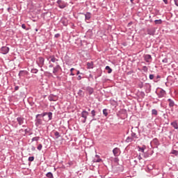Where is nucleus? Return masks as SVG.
I'll return each mask as SVG.
<instances>
[{
  "mask_svg": "<svg viewBox=\"0 0 178 178\" xmlns=\"http://www.w3.org/2000/svg\"><path fill=\"white\" fill-rule=\"evenodd\" d=\"M106 70H108V74H111V73H112V70H111V67H109V66H106Z\"/></svg>",
  "mask_w": 178,
  "mask_h": 178,
  "instance_id": "nucleus-27",
  "label": "nucleus"
},
{
  "mask_svg": "<svg viewBox=\"0 0 178 178\" xmlns=\"http://www.w3.org/2000/svg\"><path fill=\"white\" fill-rule=\"evenodd\" d=\"M9 52V47H1V54L3 55H6Z\"/></svg>",
  "mask_w": 178,
  "mask_h": 178,
  "instance_id": "nucleus-7",
  "label": "nucleus"
},
{
  "mask_svg": "<svg viewBox=\"0 0 178 178\" xmlns=\"http://www.w3.org/2000/svg\"><path fill=\"white\" fill-rule=\"evenodd\" d=\"M119 152H120V149L115 147L113 150V154L114 156H119Z\"/></svg>",
  "mask_w": 178,
  "mask_h": 178,
  "instance_id": "nucleus-9",
  "label": "nucleus"
},
{
  "mask_svg": "<svg viewBox=\"0 0 178 178\" xmlns=\"http://www.w3.org/2000/svg\"><path fill=\"white\" fill-rule=\"evenodd\" d=\"M142 70H143L145 73H147V72H148V67L147 66H143Z\"/></svg>",
  "mask_w": 178,
  "mask_h": 178,
  "instance_id": "nucleus-32",
  "label": "nucleus"
},
{
  "mask_svg": "<svg viewBox=\"0 0 178 178\" xmlns=\"http://www.w3.org/2000/svg\"><path fill=\"white\" fill-rule=\"evenodd\" d=\"M88 111H91V110L90 108H88Z\"/></svg>",
  "mask_w": 178,
  "mask_h": 178,
  "instance_id": "nucleus-58",
  "label": "nucleus"
},
{
  "mask_svg": "<svg viewBox=\"0 0 178 178\" xmlns=\"http://www.w3.org/2000/svg\"><path fill=\"white\" fill-rule=\"evenodd\" d=\"M45 62V58L42 57H39L37 60V63L40 67H42L44 66V63Z\"/></svg>",
  "mask_w": 178,
  "mask_h": 178,
  "instance_id": "nucleus-2",
  "label": "nucleus"
},
{
  "mask_svg": "<svg viewBox=\"0 0 178 178\" xmlns=\"http://www.w3.org/2000/svg\"><path fill=\"white\" fill-rule=\"evenodd\" d=\"M60 70V65H57L56 67H54L53 73L55 74L56 73H58Z\"/></svg>",
  "mask_w": 178,
  "mask_h": 178,
  "instance_id": "nucleus-13",
  "label": "nucleus"
},
{
  "mask_svg": "<svg viewBox=\"0 0 178 178\" xmlns=\"http://www.w3.org/2000/svg\"><path fill=\"white\" fill-rule=\"evenodd\" d=\"M47 177L48 178H54V175L52 174V172H47L46 175Z\"/></svg>",
  "mask_w": 178,
  "mask_h": 178,
  "instance_id": "nucleus-22",
  "label": "nucleus"
},
{
  "mask_svg": "<svg viewBox=\"0 0 178 178\" xmlns=\"http://www.w3.org/2000/svg\"><path fill=\"white\" fill-rule=\"evenodd\" d=\"M29 74V72L26 70H21L19 72V77H24V76H27Z\"/></svg>",
  "mask_w": 178,
  "mask_h": 178,
  "instance_id": "nucleus-5",
  "label": "nucleus"
},
{
  "mask_svg": "<svg viewBox=\"0 0 178 178\" xmlns=\"http://www.w3.org/2000/svg\"><path fill=\"white\" fill-rule=\"evenodd\" d=\"M134 0H130V1L131 2V3H133Z\"/></svg>",
  "mask_w": 178,
  "mask_h": 178,
  "instance_id": "nucleus-56",
  "label": "nucleus"
},
{
  "mask_svg": "<svg viewBox=\"0 0 178 178\" xmlns=\"http://www.w3.org/2000/svg\"><path fill=\"white\" fill-rule=\"evenodd\" d=\"M138 159L139 161H141V159H143V157H141V154H139V156H138Z\"/></svg>",
  "mask_w": 178,
  "mask_h": 178,
  "instance_id": "nucleus-44",
  "label": "nucleus"
},
{
  "mask_svg": "<svg viewBox=\"0 0 178 178\" xmlns=\"http://www.w3.org/2000/svg\"><path fill=\"white\" fill-rule=\"evenodd\" d=\"M165 94H166V92H165L163 90H161L158 94L159 98H163V97H165Z\"/></svg>",
  "mask_w": 178,
  "mask_h": 178,
  "instance_id": "nucleus-14",
  "label": "nucleus"
},
{
  "mask_svg": "<svg viewBox=\"0 0 178 178\" xmlns=\"http://www.w3.org/2000/svg\"><path fill=\"white\" fill-rule=\"evenodd\" d=\"M102 161L101 159H94L93 162H101Z\"/></svg>",
  "mask_w": 178,
  "mask_h": 178,
  "instance_id": "nucleus-42",
  "label": "nucleus"
},
{
  "mask_svg": "<svg viewBox=\"0 0 178 178\" xmlns=\"http://www.w3.org/2000/svg\"><path fill=\"white\" fill-rule=\"evenodd\" d=\"M88 115H89L88 111H83L81 112V118H83L82 123H86V122H87V117L88 116Z\"/></svg>",
  "mask_w": 178,
  "mask_h": 178,
  "instance_id": "nucleus-1",
  "label": "nucleus"
},
{
  "mask_svg": "<svg viewBox=\"0 0 178 178\" xmlns=\"http://www.w3.org/2000/svg\"><path fill=\"white\" fill-rule=\"evenodd\" d=\"M96 113H97V111H95V110H92L91 111L92 118H95Z\"/></svg>",
  "mask_w": 178,
  "mask_h": 178,
  "instance_id": "nucleus-30",
  "label": "nucleus"
},
{
  "mask_svg": "<svg viewBox=\"0 0 178 178\" xmlns=\"http://www.w3.org/2000/svg\"><path fill=\"white\" fill-rule=\"evenodd\" d=\"M57 4L58 8H60V9H65V7L66 6V3L63 1L62 0H58L57 1Z\"/></svg>",
  "mask_w": 178,
  "mask_h": 178,
  "instance_id": "nucleus-3",
  "label": "nucleus"
},
{
  "mask_svg": "<svg viewBox=\"0 0 178 178\" xmlns=\"http://www.w3.org/2000/svg\"><path fill=\"white\" fill-rule=\"evenodd\" d=\"M29 162H33V161H34V156H29Z\"/></svg>",
  "mask_w": 178,
  "mask_h": 178,
  "instance_id": "nucleus-40",
  "label": "nucleus"
},
{
  "mask_svg": "<svg viewBox=\"0 0 178 178\" xmlns=\"http://www.w3.org/2000/svg\"><path fill=\"white\" fill-rule=\"evenodd\" d=\"M70 76H74V74L73 72H71Z\"/></svg>",
  "mask_w": 178,
  "mask_h": 178,
  "instance_id": "nucleus-55",
  "label": "nucleus"
},
{
  "mask_svg": "<svg viewBox=\"0 0 178 178\" xmlns=\"http://www.w3.org/2000/svg\"><path fill=\"white\" fill-rule=\"evenodd\" d=\"M168 102H170L169 106H170L171 108L175 106V102H173V100H172V99H168Z\"/></svg>",
  "mask_w": 178,
  "mask_h": 178,
  "instance_id": "nucleus-18",
  "label": "nucleus"
},
{
  "mask_svg": "<svg viewBox=\"0 0 178 178\" xmlns=\"http://www.w3.org/2000/svg\"><path fill=\"white\" fill-rule=\"evenodd\" d=\"M76 74H77V75L80 74V71L78 70V71L76 72Z\"/></svg>",
  "mask_w": 178,
  "mask_h": 178,
  "instance_id": "nucleus-53",
  "label": "nucleus"
},
{
  "mask_svg": "<svg viewBox=\"0 0 178 178\" xmlns=\"http://www.w3.org/2000/svg\"><path fill=\"white\" fill-rule=\"evenodd\" d=\"M154 23L155 24H162V19H156Z\"/></svg>",
  "mask_w": 178,
  "mask_h": 178,
  "instance_id": "nucleus-26",
  "label": "nucleus"
},
{
  "mask_svg": "<svg viewBox=\"0 0 178 178\" xmlns=\"http://www.w3.org/2000/svg\"><path fill=\"white\" fill-rule=\"evenodd\" d=\"M154 77H155V75H154V74H149V79L150 80H154Z\"/></svg>",
  "mask_w": 178,
  "mask_h": 178,
  "instance_id": "nucleus-38",
  "label": "nucleus"
},
{
  "mask_svg": "<svg viewBox=\"0 0 178 178\" xmlns=\"http://www.w3.org/2000/svg\"><path fill=\"white\" fill-rule=\"evenodd\" d=\"M22 27L24 29V30H26V24H22Z\"/></svg>",
  "mask_w": 178,
  "mask_h": 178,
  "instance_id": "nucleus-46",
  "label": "nucleus"
},
{
  "mask_svg": "<svg viewBox=\"0 0 178 178\" xmlns=\"http://www.w3.org/2000/svg\"><path fill=\"white\" fill-rule=\"evenodd\" d=\"M144 158H148V154H144Z\"/></svg>",
  "mask_w": 178,
  "mask_h": 178,
  "instance_id": "nucleus-50",
  "label": "nucleus"
},
{
  "mask_svg": "<svg viewBox=\"0 0 178 178\" xmlns=\"http://www.w3.org/2000/svg\"><path fill=\"white\" fill-rule=\"evenodd\" d=\"M152 115H154V116H156V115H158V111H156V109H152Z\"/></svg>",
  "mask_w": 178,
  "mask_h": 178,
  "instance_id": "nucleus-25",
  "label": "nucleus"
},
{
  "mask_svg": "<svg viewBox=\"0 0 178 178\" xmlns=\"http://www.w3.org/2000/svg\"><path fill=\"white\" fill-rule=\"evenodd\" d=\"M3 80H5L3 87H5V86H8V78H3Z\"/></svg>",
  "mask_w": 178,
  "mask_h": 178,
  "instance_id": "nucleus-35",
  "label": "nucleus"
},
{
  "mask_svg": "<svg viewBox=\"0 0 178 178\" xmlns=\"http://www.w3.org/2000/svg\"><path fill=\"white\" fill-rule=\"evenodd\" d=\"M17 121L18 122V124H19V126H22V124H23V123H24V118H23V117H18L17 118Z\"/></svg>",
  "mask_w": 178,
  "mask_h": 178,
  "instance_id": "nucleus-10",
  "label": "nucleus"
},
{
  "mask_svg": "<svg viewBox=\"0 0 178 178\" xmlns=\"http://www.w3.org/2000/svg\"><path fill=\"white\" fill-rule=\"evenodd\" d=\"M48 98H49V101H51V102L58 101V96H56L55 95H50Z\"/></svg>",
  "mask_w": 178,
  "mask_h": 178,
  "instance_id": "nucleus-8",
  "label": "nucleus"
},
{
  "mask_svg": "<svg viewBox=\"0 0 178 178\" xmlns=\"http://www.w3.org/2000/svg\"><path fill=\"white\" fill-rule=\"evenodd\" d=\"M172 154H173V155L177 156L178 155V152L177 150H172Z\"/></svg>",
  "mask_w": 178,
  "mask_h": 178,
  "instance_id": "nucleus-39",
  "label": "nucleus"
},
{
  "mask_svg": "<svg viewBox=\"0 0 178 178\" xmlns=\"http://www.w3.org/2000/svg\"><path fill=\"white\" fill-rule=\"evenodd\" d=\"M19 87V86H15V91H18Z\"/></svg>",
  "mask_w": 178,
  "mask_h": 178,
  "instance_id": "nucleus-47",
  "label": "nucleus"
},
{
  "mask_svg": "<svg viewBox=\"0 0 178 178\" xmlns=\"http://www.w3.org/2000/svg\"><path fill=\"white\" fill-rule=\"evenodd\" d=\"M37 148H38V151H41V149H42V145L39 144Z\"/></svg>",
  "mask_w": 178,
  "mask_h": 178,
  "instance_id": "nucleus-37",
  "label": "nucleus"
},
{
  "mask_svg": "<svg viewBox=\"0 0 178 178\" xmlns=\"http://www.w3.org/2000/svg\"><path fill=\"white\" fill-rule=\"evenodd\" d=\"M49 67H54V65L50 64L49 66Z\"/></svg>",
  "mask_w": 178,
  "mask_h": 178,
  "instance_id": "nucleus-51",
  "label": "nucleus"
},
{
  "mask_svg": "<svg viewBox=\"0 0 178 178\" xmlns=\"http://www.w3.org/2000/svg\"><path fill=\"white\" fill-rule=\"evenodd\" d=\"M174 2L176 6H178V0H174Z\"/></svg>",
  "mask_w": 178,
  "mask_h": 178,
  "instance_id": "nucleus-45",
  "label": "nucleus"
},
{
  "mask_svg": "<svg viewBox=\"0 0 178 178\" xmlns=\"http://www.w3.org/2000/svg\"><path fill=\"white\" fill-rule=\"evenodd\" d=\"M138 151H141V152H143L144 154V151H145V148L144 147H138Z\"/></svg>",
  "mask_w": 178,
  "mask_h": 178,
  "instance_id": "nucleus-36",
  "label": "nucleus"
},
{
  "mask_svg": "<svg viewBox=\"0 0 178 178\" xmlns=\"http://www.w3.org/2000/svg\"><path fill=\"white\" fill-rule=\"evenodd\" d=\"M54 136H55L56 138H59V137H60V134L58 131L54 132Z\"/></svg>",
  "mask_w": 178,
  "mask_h": 178,
  "instance_id": "nucleus-29",
  "label": "nucleus"
},
{
  "mask_svg": "<svg viewBox=\"0 0 178 178\" xmlns=\"http://www.w3.org/2000/svg\"><path fill=\"white\" fill-rule=\"evenodd\" d=\"M131 141H136V139H134L132 136H128L126 139V143H131Z\"/></svg>",
  "mask_w": 178,
  "mask_h": 178,
  "instance_id": "nucleus-16",
  "label": "nucleus"
},
{
  "mask_svg": "<svg viewBox=\"0 0 178 178\" xmlns=\"http://www.w3.org/2000/svg\"><path fill=\"white\" fill-rule=\"evenodd\" d=\"M81 79V76L79 75L77 77V80L80 81Z\"/></svg>",
  "mask_w": 178,
  "mask_h": 178,
  "instance_id": "nucleus-48",
  "label": "nucleus"
},
{
  "mask_svg": "<svg viewBox=\"0 0 178 178\" xmlns=\"http://www.w3.org/2000/svg\"><path fill=\"white\" fill-rule=\"evenodd\" d=\"M103 115H104V116H108V109L104 108L103 110Z\"/></svg>",
  "mask_w": 178,
  "mask_h": 178,
  "instance_id": "nucleus-31",
  "label": "nucleus"
},
{
  "mask_svg": "<svg viewBox=\"0 0 178 178\" xmlns=\"http://www.w3.org/2000/svg\"><path fill=\"white\" fill-rule=\"evenodd\" d=\"M144 59L147 63H151V61L152 60V57L149 54H146L144 56Z\"/></svg>",
  "mask_w": 178,
  "mask_h": 178,
  "instance_id": "nucleus-4",
  "label": "nucleus"
},
{
  "mask_svg": "<svg viewBox=\"0 0 178 178\" xmlns=\"http://www.w3.org/2000/svg\"><path fill=\"white\" fill-rule=\"evenodd\" d=\"M85 19L86 20H90V19H91V13H86V14H85Z\"/></svg>",
  "mask_w": 178,
  "mask_h": 178,
  "instance_id": "nucleus-17",
  "label": "nucleus"
},
{
  "mask_svg": "<svg viewBox=\"0 0 178 178\" xmlns=\"http://www.w3.org/2000/svg\"><path fill=\"white\" fill-rule=\"evenodd\" d=\"M88 69H93L94 63L92 62L87 63Z\"/></svg>",
  "mask_w": 178,
  "mask_h": 178,
  "instance_id": "nucleus-19",
  "label": "nucleus"
},
{
  "mask_svg": "<svg viewBox=\"0 0 178 178\" xmlns=\"http://www.w3.org/2000/svg\"><path fill=\"white\" fill-rule=\"evenodd\" d=\"M147 31L149 35H155V28L148 29Z\"/></svg>",
  "mask_w": 178,
  "mask_h": 178,
  "instance_id": "nucleus-6",
  "label": "nucleus"
},
{
  "mask_svg": "<svg viewBox=\"0 0 178 178\" xmlns=\"http://www.w3.org/2000/svg\"><path fill=\"white\" fill-rule=\"evenodd\" d=\"M47 115L49 118V120H52V113L51 112L47 113Z\"/></svg>",
  "mask_w": 178,
  "mask_h": 178,
  "instance_id": "nucleus-24",
  "label": "nucleus"
},
{
  "mask_svg": "<svg viewBox=\"0 0 178 178\" xmlns=\"http://www.w3.org/2000/svg\"><path fill=\"white\" fill-rule=\"evenodd\" d=\"M38 140H40V137L39 136H35V137L32 138V143L33 141H38Z\"/></svg>",
  "mask_w": 178,
  "mask_h": 178,
  "instance_id": "nucleus-34",
  "label": "nucleus"
},
{
  "mask_svg": "<svg viewBox=\"0 0 178 178\" xmlns=\"http://www.w3.org/2000/svg\"><path fill=\"white\" fill-rule=\"evenodd\" d=\"M78 95H79V97H84V93H83V90H79L78 91Z\"/></svg>",
  "mask_w": 178,
  "mask_h": 178,
  "instance_id": "nucleus-28",
  "label": "nucleus"
},
{
  "mask_svg": "<svg viewBox=\"0 0 178 178\" xmlns=\"http://www.w3.org/2000/svg\"><path fill=\"white\" fill-rule=\"evenodd\" d=\"M164 3H165V5H168V0H163Z\"/></svg>",
  "mask_w": 178,
  "mask_h": 178,
  "instance_id": "nucleus-49",
  "label": "nucleus"
},
{
  "mask_svg": "<svg viewBox=\"0 0 178 178\" xmlns=\"http://www.w3.org/2000/svg\"><path fill=\"white\" fill-rule=\"evenodd\" d=\"M59 37H60V34H59V33H56V34L54 35V38H59Z\"/></svg>",
  "mask_w": 178,
  "mask_h": 178,
  "instance_id": "nucleus-43",
  "label": "nucleus"
},
{
  "mask_svg": "<svg viewBox=\"0 0 178 178\" xmlns=\"http://www.w3.org/2000/svg\"><path fill=\"white\" fill-rule=\"evenodd\" d=\"M156 83H157L158 80L157 81H154Z\"/></svg>",
  "mask_w": 178,
  "mask_h": 178,
  "instance_id": "nucleus-57",
  "label": "nucleus"
},
{
  "mask_svg": "<svg viewBox=\"0 0 178 178\" xmlns=\"http://www.w3.org/2000/svg\"><path fill=\"white\" fill-rule=\"evenodd\" d=\"M156 79H161V76L157 75V76H156Z\"/></svg>",
  "mask_w": 178,
  "mask_h": 178,
  "instance_id": "nucleus-54",
  "label": "nucleus"
},
{
  "mask_svg": "<svg viewBox=\"0 0 178 178\" xmlns=\"http://www.w3.org/2000/svg\"><path fill=\"white\" fill-rule=\"evenodd\" d=\"M171 126H172V127H174V129H178V124H177V122H172Z\"/></svg>",
  "mask_w": 178,
  "mask_h": 178,
  "instance_id": "nucleus-20",
  "label": "nucleus"
},
{
  "mask_svg": "<svg viewBox=\"0 0 178 178\" xmlns=\"http://www.w3.org/2000/svg\"><path fill=\"white\" fill-rule=\"evenodd\" d=\"M162 62H163V63H168V58H163V60H162Z\"/></svg>",
  "mask_w": 178,
  "mask_h": 178,
  "instance_id": "nucleus-41",
  "label": "nucleus"
},
{
  "mask_svg": "<svg viewBox=\"0 0 178 178\" xmlns=\"http://www.w3.org/2000/svg\"><path fill=\"white\" fill-rule=\"evenodd\" d=\"M86 90L88 92L89 95H92V94L94 93V88L90 86L86 87Z\"/></svg>",
  "mask_w": 178,
  "mask_h": 178,
  "instance_id": "nucleus-12",
  "label": "nucleus"
},
{
  "mask_svg": "<svg viewBox=\"0 0 178 178\" xmlns=\"http://www.w3.org/2000/svg\"><path fill=\"white\" fill-rule=\"evenodd\" d=\"M73 70H74V68H71V69H70V72H73Z\"/></svg>",
  "mask_w": 178,
  "mask_h": 178,
  "instance_id": "nucleus-52",
  "label": "nucleus"
},
{
  "mask_svg": "<svg viewBox=\"0 0 178 178\" xmlns=\"http://www.w3.org/2000/svg\"><path fill=\"white\" fill-rule=\"evenodd\" d=\"M31 73H33V74H37V73H38V70H37V69H35V68H33V69H32L31 70Z\"/></svg>",
  "mask_w": 178,
  "mask_h": 178,
  "instance_id": "nucleus-33",
  "label": "nucleus"
},
{
  "mask_svg": "<svg viewBox=\"0 0 178 178\" xmlns=\"http://www.w3.org/2000/svg\"><path fill=\"white\" fill-rule=\"evenodd\" d=\"M131 137H132V138H134V140H137V138H138V137L137 136V135L134 132L131 133Z\"/></svg>",
  "mask_w": 178,
  "mask_h": 178,
  "instance_id": "nucleus-21",
  "label": "nucleus"
},
{
  "mask_svg": "<svg viewBox=\"0 0 178 178\" xmlns=\"http://www.w3.org/2000/svg\"><path fill=\"white\" fill-rule=\"evenodd\" d=\"M35 126L36 127H38V126H41V124H42V120L37 118L35 120Z\"/></svg>",
  "mask_w": 178,
  "mask_h": 178,
  "instance_id": "nucleus-11",
  "label": "nucleus"
},
{
  "mask_svg": "<svg viewBox=\"0 0 178 178\" xmlns=\"http://www.w3.org/2000/svg\"><path fill=\"white\" fill-rule=\"evenodd\" d=\"M50 62H53V63H55V62H58V59L55 58V56H49Z\"/></svg>",
  "mask_w": 178,
  "mask_h": 178,
  "instance_id": "nucleus-15",
  "label": "nucleus"
},
{
  "mask_svg": "<svg viewBox=\"0 0 178 178\" xmlns=\"http://www.w3.org/2000/svg\"><path fill=\"white\" fill-rule=\"evenodd\" d=\"M40 116H42V118H44V116H47V113H42V114H38L36 115V119L37 118H40Z\"/></svg>",
  "mask_w": 178,
  "mask_h": 178,
  "instance_id": "nucleus-23",
  "label": "nucleus"
}]
</instances>
